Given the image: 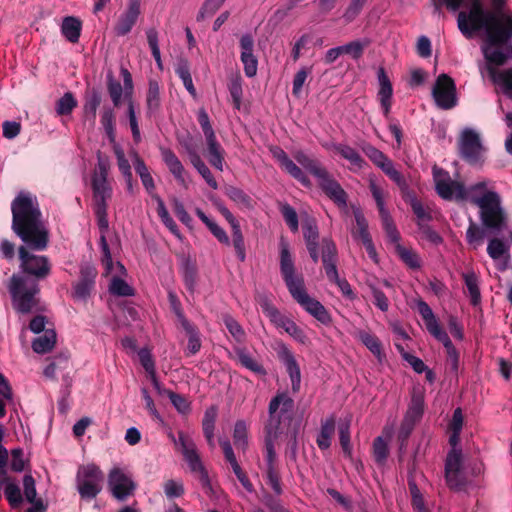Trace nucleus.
Returning a JSON list of instances; mask_svg holds the SVG:
<instances>
[{"instance_id":"f257e3e1","label":"nucleus","mask_w":512,"mask_h":512,"mask_svg":"<svg viewBox=\"0 0 512 512\" xmlns=\"http://www.w3.org/2000/svg\"><path fill=\"white\" fill-rule=\"evenodd\" d=\"M11 212L12 230L24 243L18 248L20 271L22 276L39 283L51 274L52 264L46 255L33 253L44 251L49 244V232L36 196L20 191L11 203Z\"/></svg>"},{"instance_id":"f03ea898","label":"nucleus","mask_w":512,"mask_h":512,"mask_svg":"<svg viewBox=\"0 0 512 512\" xmlns=\"http://www.w3.org/2000/svg\"><path fill=\"white\" fill-rule=\"evenodd\" d=\"M469 11H460L457 17L461 33L470 38L473 33L484 29L488 43L501 45L512 37V21L483 8L481 0H470ZM463 0H461V3Z\"/></svg>"},{"instance_id":"7ed1b4c3","label":"nucleus","mask_w":512,"mask_h":512,"mask_svg":"<svg viewBox=\"0 0 512 512\" xmlns=\"http://www.w3.org/2000/svg\"><path fill=\"white\" fill-rule=\"evenodd\" d=\"M280 272L292 298L312 317L323 325H330L332 317L325 306L311 297L306 290L304 277L297 273L290 246L284 237L280 238Z\"/></svg>"},{"instance_id":"20e7f679","label":"nucleus","mask_w":512,"mask_h":512,"mask_svg":"<svg viewBox=\"0 0 512 512\" xmlns=\"http://www.w3.org/2000/svg\"><path fill=\"white\" fill-rule=\"evenodd\" d=\"M110 160L100 151L97 153V163L90 175L93 212L98 227L105 230L108 227V206L113 196L112 179H110Z\"/></svg>"},{"instance_id":"39448f33","label":"nucleus","mask_w":512,"mask_h":512,"mask_svg":"<svg viewBox=\"0 0 512 512\" xmlns=\"http://www.w3.org/2000/svg\"><path fill=\"white\" fill-rule=\"evenodd\" d=\"M295 160L313 175L322 192L338 207L346 208L348 195L333 175L317 160L311 158L303 151L294 154Z\"/></svg>"},{"instance_id":"423d86ee","label":"nucleus","mask_w":512,"mask_h":512,"mask_svg":"<svg viewBox=\"0 0 512 512\" xmlns=\"http://www.w3.org/2000/svg\"><path fill=\"white\" fill-rule=\"evenodd\" d=\"M295 402L287 392H278L268 404V417L264 424V434L279 437L290 432L294 421Z\"/></svg>"},{"instance_id":"0eeeda50","label":"nucleus","mask_w":512,"mask_h":512,"mask_svg":"<svg viewBox=\"0 0 512 512\" xmlns=\"http://www.w3.org/2000/svg\"><path fill=\"white\" fill-rule=\"evenodd\" d=\"M12 306L17 313H31L39 303V283L30 278L13 274L8 283Z\"/></svg>"},{"instance_id":"6e6552de","label":"nucleus","mask_w":512,"mask_h":512,"mask_svg":"<svg viewBox=\"0 0 512 512\" xmlns=\"http://www.w3.org/2000/svg\"><path fill=\"white\" fill-rule=\"evenodd\" d=\"M417 311L422 317L427 331L439 342H441L446 350L447 357L452 363L455 370L458 369L459 353L453 345L447 332L440 326L438 319L433 313L431 307L422 299L416 302Z\"/></svg>"},{"instance_id":"1a4fd4ad","label":"nucleus","mask_w":512,"mask_h":512,"mask_svg":"<svg viewBox=\"0 0 512 512\" xmlns=\"http://www.w3.org/2000/svg\"><path fill=\"white\" fill-rule=\"evenodd\" d=\"M337 262L338 251L335 242L330 237L322 238V263L328 280L336 284L346 298L354 300L356 294L350 283L345 278L339 277Z\"/></svg>"},{"instance_id":"9d476101","label":"nucleus","mask_w":512,"mask_h":512,"mask_svg":"<svg viewBox=\"0 0 512 512\" xmlns=\"http://www.w3.org/2000/svg\"><path fill=\"white\" fill-rule=\"evenodd\" d=\"M482 224L495 232L506 226V214L501 206V197L496 191L486 192L477 200Z\"/></svg>"},{"instance_id":"9b49d317","label":"nucleus","mask_w":512,"mask_h":512,"mask_svg":"<svg viewBox=\"0 0 512 512\" xmlns=\"http://www.w3.org/2000/svg\"><path fill=\"white\" fill-rule=\"evenodd\" d=\"M170 438L175 444L178 443L180 445L181 452L190 471L198 476L201 486L205 490H212L208 471L200 458L194 441L189 439L182 431L178 432V440H176L173 434H170Z\"/></svg>"},{"instance_id":"f8f14e48","label":"nucleus","mask_w":512,"mask_h":512,"mask_svg":"<svg viewBox=\"0 0 512 512\" xmlns=\"http://www.w3.org/2000/svg\"><path fill=\"white\" fill-rule=\"evenodd\" d=\"M104 474L95 464L82 465L75 478L76 489L83 500L90 501L102 491Z\"/></svg>"},{"instance_id":"ddd939ff","label":"nucleus","mask_w":512,"mask_h":512,"mask_svg":"<svg viewBox=\"0 0 512 512\" xmlns=\"http://www.w3.org/2000/svg\"><path fill=\"white\" fill-rule=\"evenodd\" d=\"M197 120L206 139L208 161L211 166L222 172L225 165V150L218 142L214 129L210 123L209 115L204 108L199 109L197 113Z\"/></svg>"},{"instance_id":"4468645a","label":"nucleus","mask_w":512,"mask_h":512,"mask_svg":"<svg viewBox=\"0 0 512 512\" xmlns=\"http://www.w3.org/2000/svg\"><path fill=\"white\" fill-rule=\"evenodd\" d=\"M362 150L370 161L399 187L401 192L405 193L408 191L409 185L405 176L395 168L393 161L387 155L370 144L363 147Z\"/></svg>"},{"instance_id":"2eb2a0df","label":"nucleus","mask_w":512,"mask_h":512,"mask_svg":"<svg viewBox=\"0 0 512 512\" xmlns=\"http://www.w3.org/2000/svg\"><path fill=\"white\" fill-rule=\"evenodd\" d=\"M108 488L116 500L123 502L134 495L137 484L127 469L113 467L108 473Z\"/></svg>"},{"instance_id":"dca6fc26","label":"nucleus","mask_w":512,"mask_h":512,"mask_svg":"<svg viewBox=\"0 0 512 512\" xmlns=\"http://www.w3.org/2000/svg\"><path fill=\"white\" fill-rule=\"evenodd\" d=\"M277 437L264 436V460H265V477L267 484L276 496L283 494L281 483V474L277 466V455L275 451V441Z\"/></svg>"},{"instance_id":"f3484780","label":"nucleus","mask_w":512,"mask_h":512,"mask_svg":"<svg viewBox=\"0 0 512 512\" xmlns=\"http://www.w3.org/2000/svg\"><path fill=\"white\" fill-rule=\"evenodd\" d=\"M432 96L437 107L449 110L457 105V90L454 80L447 74H440L432 88Z\"/></svg>"},{"instance_id":"a211bd4d","label":"nucleus","mask_w":512,"mask_h":512,"mask_svg":"<svg viewBox=\"0 0 512 512\" xmlns=\"http://www.w3.org/2000/svg\"><path fill=\"white\" fill-rule=\"evenodd\" d=\"M444 477L450 490L459 491L465 485L462 450H450L448 452L445 460Z\"/></svg>"},{"instance_id":"6ab92c4d","label":"nucleus","mask_w":512,"mask_h":512,"mask_svg":"<svg viewBox=\"0 0 512 512\" xmlns=\"http://www.w3.org/2000/svg\"><path fill=\"white\" fill-rule=\"evenodd\" d=\"M276 351L279 360L284 364L290 377L292 392L298 393L301 388V370L293 352L284 342L277 343Z\"/></svg>"},{"instance_id":"aec40b11","label":"nucleus","mask_w":512,"mask_h":512,"mask_svg":"<svg viewBox=\"0 0 512 512\" xmlns=\"http://www.w3.org/2000/svg\"><path fill=\"white\" fill-rule=\"evenodd\" d=\"M303 238L307 251L314 263L322 255V241L319 242V229L314 217L307 216L302 222Z\"/></svg>"},{"instance_id":"412c9836","label":"nucleus","mask_w":512,"mask_h":512,"mask_svg":"<svg viewBox=\"0 0 512 512\" xmlns=\"http://www.w3.org/2000/svg\"><path fill=\"white\" fill-rule=\"evenodd\" d=\"M217 209L231 226L232 244L236 256L240 262H244L246 260V247L239 221L224 204H217Z\"/></svg>"},{"instance_id":"4be33fe9","label":"nucleus","mask_w":512,"mask_h":512,"mask_svg":"<svg viewBox=\"0 0 512 512\" xmlns=\"http://www.w3.org/2000/svg\"><path fill=\"white\" fill-rule=\"evenodd\" d=\"M97 271L91 266H85L80 269V278L73 285L72 298L75 301L86 302L91 296L95 287Z\"/></svg>"},{"instance_id":"5701e85b","label":"nucleus","mask_w":512,"mask_h":512,"mask_svg":"<svg viewBox=\"0 0 512 512\" xmlns=\"http://www.w3.org/2000/svg\"><path fill=\"white\" fill-rule=\"evenodd\" d=\"M240 60L243 64L245 76L252 78L258 70V59L254 54V39L250 33H245L239 40Z\"/></svg>"},{"instance_id":"b1692460","label":"nucleus","mask_w":512,"mask_h":512,"mask_svg":"<svg viewBox=\"0 0 512 512\" xmlns=\"http://www.w3.org/2000/svg\"><path fill=\"white\" fill-rule=\"evenodd\" d=\"M482 151L480 138L471 129L463 131L460 139V153L463 159L474 164L479 161Z\"/></svg>"},{"instance_id":"393cba45","label":"nucleus","mask_w":512,"mask_h":512,"mask_svg":"<svg viewBox=\"0 0 512 512\" xmlns=\"http://www.w3.org/2000/svg\"><path fill=\"white\" fill-rule=\"evenodd\" d=\"M378 92L377 99L379 101L382 113L386 119L389 115L393 103V86L390 78L388 77L384 67H379L377 70Z\"/></svg>"},{"instance_id":"a878e982","label":"nucleus","mask_w":512,"mask_h":512,"mask_svg":"<svg viewBox=\"0 0 512 512\" xmlns=\"http://www.w3.org/2000/svg\"><path fill=\"white\" fill-rule=\"evenodd\" d=\"M160 154L176 182L183 188H188V172L173 150L167 147H160Z\"/></svg>"},{"instance_id":"bb28decb","label":"nucleus","mask_w":512,"mask_h":512,"mask_svg":"<svg viewBox=\"0 0 512 512\" xmlns=\"http://www.w3.org/2000/svg\"><path fill=\"white\" fill-rule=\"evenodd\" d=\"M272 155L277 160L280 167L285 172H287L291 177L297 180L304 187H311L312 183L309 177L302 171V169L296 163H294L293 160L289 158V156L283 149L276 147L275 149L272 150Z\"/></svg>"},{"instance_id":"cd10ccee","label":"nucleus","mask_w":512,"mask_h":512,"mask_svg":"<svg viewBox=\"0 0 512 512\" xmlns=\"http://www.w3.org/2000/svg\"><path fill=\"white\" fill-rule=\"evenodd\" d=\"M432 173L438 195L445 200H451L455 197L457 185H459L460 182L451 180L449 173L437 165L433 166Z\"/></svg>"},{"instance_id":"c85d7f7f","label":"nucleus","mask_w":512,"mask_h":512,"mask_svg":"<svg viewBox=\"0 0 512 512\" xmlns=\"http://www.w3.org/2000/svg\"><path fill=\"white\" fill-rule=\"evenodd\" d=\"M140 8L141 0L129 1L127 9L120 15L114 27V32L117 36H125L132 30L141 13Z\"/></svg>"},{"instance_id":"c756f323","label":"nucleus","mask_w":512,"mask_h":512,"mask_svg":"<svg viewBox=\"0 0 512 512\" xmlns=\"http://www.w3.org/2000/svg\"><path fill=\"white\" fill-rule=\"evenodd\" d=\"M487 253L494 261L503 258V261L497 263L499 271H505L508 268L510 261L509 246L503 240L492 238L488 243Z\"/></svg>"},{"instance_id":"7c9ffc66","label":"nucleus","mask_w":512,"mask_h":512,"mask_svg":"<svg viewBox=\"0 0 512 512\" xmlns=\"http://www.w3.org/2000/svg\"><path fill=\"white\" fill-rule=\"evenodd\" d=\"M487 186V181H480L468 187H465L464 184L460 183L457 185L455 198L457 200H469L477 206V200L481 199L484 193L491 191L487 189Z\"/></svg>"},{"instance_id":"2f4dec72","label":"nucleus","mask_w":512,"mask_h":512,"mask_svg":"<svg viewBox=\"0 0 512 512\" xmlns=\"http://www.w3.org/2000/svg\"><path fill=\"white\" fill-rule=\"evenodd\" d=\"M146 117H155L161 110L162 101L160 95V85L155 79H150L146 92Z\"/></svg>"},{"instance_id":"473e14b6","label":"nucleus","mask_w":512,"mask_h":512,"mask_svg":"<svg viewBox=\"0 0 512 512\" xmlns=\"http://www.w3.org/2000/svg\"><path fill=\"white\" fill-rule=\"evenodd\" d=\"M273 325L276 328L283 329L298 343L306 344L308 341V337L304 330L300 328L294 320L283 314L276 320V322L273 323Z\"/></svg>"},{"instance_id":"72a5a7b5","label":"nucleus","mask_w":512,"mask_h":512,"mask_svg":"<svg viewBox=\"0 0 512 512\" xmlns=\"http://www.w3.org/2000/svg\"><path fill=\"white\" fill-rule=\"evenodd\" d=\"M336 418L333 414L321 422V428L317 434L316 443L320 450H327L331 446V440L335 432Z\"/></svg>"},{"instance_id":"f704fd0d","label":"nucleus","mask_w":512,"mask_h":512,"mask_svg":"<svg viewBox=\"0 0 512 512\" xmlns=\"http://www.w3.org/2000/svg\"><path fill=\"white\" fill-rule=\"evenodd\" d=\"M357 338L377 358L379 363L383 362L386 355L383 351L382 343L376 335L365 330H360L357 333Z\"/></svg>"},{"instance_id":"c9c22d12","label":"nucleus","mask_w":512,"mask_h":512,"mask_svg":"<svg viewBox=\"0 0 512 512\" xmlns=\"http://www.w3.org/2000/svg\"><path fill=\"white\" fill-rule=\"evenodd\" d=\"M234 351L241 366L256 375L265 376L267 374L264 366L259 363L245 347H236Z\"/></svg>"},{"instance_id":"e433bc0d","label":"nucleus","mask_w":512,"mask_h":512,"mask_svg":"<svg viewBox=\"0 0 512 512\" xmlns=\"http://www.w3.org/2000/svg\"><path fill=\"white\" fill-rule=\"evenodd\" d=\"M82 30V22L74 16H66L62 20L61 33L71 43L79 41Z\"/></svg>"},{"instance_id":"4c0bfd02","label":"nucleus","mask_w":512,"mask_h":512,"mask_svg":"<svg viewBox=\"0 0 512 512\" xmlns=\"http://www.w3.org/2000/svg\"><path fill=\"white\" fill-rule=\"evenodd\" d=\"M195 213L197 217L207 226L212 235L223 245L229 246L231 244L230 238L226 231L220 227L215 221L210 219L200 208H196Z\"/></svg>"},{"instance_id":"58836bf2","label":"nucleus","mask_w":512,"mask_h":512,"mask_svg":"<svg viewBox=\"0 0 512 512\" xmlns=\"http://www.w3.org/2000/svg\"><path fill=\"white\" fill-rule=\"evenodd\" d=\"M424 405V393L422 391L413 392L410 404L404 417L417 423L423 416Z\"/></svg>"},{"instance_id":"ea45409f","label":"nucleus","mask_w":512,"mask_h":512,"mask_svg":"<svg viewBox=\"0 0 512 512\" xmlns=\"http://www.w3.org/2000/svg\"><path fill=\"white\" fill-rule=\"evenodd\" d=\"M154 200L157 203V214L164 224V226L178 239H182V234L176 224V222L173 220V218L170 216L165 203L163 199L160 196H154Z\"/></svg>"},{"instance_id":"a19ab883","label":"nucleus","mask_w":512,"mask_h":512,"mask_svg":"<svg viewBox=\"0 0 512 512\" xmlns=\"http://www.w3.org/2000/svg\"><path fill=\"white\" fill-rule=\"evenodd\" d=\"M225 195L238 206L251 210L254 208V201L243 189L229 185L225 187Z\"/></svg>"},{"instance_id":"79ce46f5","label":"nucleus","mask_w":512,"mask_h":512,"mask_svg":"<svg viewBox=\"0 0 512 512\" xmlns=\"http://www.w3.org/2000/svg\"><path fill=\"white\" fill-rule=\"evenodd\" d=\"M489 74L492 81L502 88L503 93L512 98V69L497 71L495 68H489Z\"/></svg>"},{"instance_id":"37998d69","label":"nucleus","mask_w":512,"mask_h":512,"mask_svg":"<svg viewBox=\"0 0 512 512\" xmlns=\"http://www.w3.org/2000/svg\"><path fill=\"white\" fill-rule=\"evenodd\" d=\"M462 278L470 297V303L473 306H478L481 303V292L479 287V279L475 272L463 273Z\"/></svg>"},{"instance_id":"c03bdc74","label":"nucleus","mask_w":512,"mask_h":512,"mask_svg":"<svg viewBox=\"0 0 512 512\" xmlns=\"http://www.w3.org/2000/svg\"><path fill=\"white\" fill-rule=\"evenodd\" d=\"M191 164L197 170V172L202 176L207 185L213 189H218V183L213 176L212 172L208 168V166L204 163L202 158L198 153H191Z\"/></svg>"},{"instance_id":"a18cd8bd","label":"nucleus","mask_w":512,"mask_h":512,"mask_svg":"<svg viewBox=\"0 0 512 512\" xmlns=\"http://www.w3.org/2000/svg\"><path fill=\"white\" fill-rule=\"evenodd\" d=\"M56 344V332L46 330L42 336L35 338L32 342V349L38 354L50 352Z\"/></svg>"},{"instance_id":"49530a36","label":"nucleus","mask_w":512,"mask_h":512,"mask_svg":"<svg viewBox=\"0 0 512 512\" xmlns=\"http://www.w3.org/2000/svg\"><path fill=\"white\" fill-rule=\"evenodd\" d=\"M181 327L188 335V344H187V349H186L185 353L187 356H193L200 351L201 346H202L199 330L191 322L186 323L185 325H183Z\"/></svg>"},{"instance_id":"de8ad7c7","label":"nucleus","mask_w":512,"mask_h":512,"mask_svg":"<svg viewBox=\"0 0 512 512\" xmlns=\"http://www.w3.org/2000/svg\"><path fill=\"white\" fill-rule=\"evenodd\" d=\"M180 271L186 289L193 294L197 284V268L195 263L186 259L182 263Z\"/></svg>"},{"instance_id":"09e8293b","label":"nucleus","mask_w":512,"mask_h":512,"mask_svg":"<svg viewBox=\"0 0 512 512\" xmlns=\"http://www.w3.org/2000/svg\"><path fill=\"white\" fill-rule=\"evenodd\" d=\"M396 251L401 261L405 263L407 267L413 270L421 268L422 261L417 252L400 244L396 245Z\"/></svg>"},{"instance_id":"8fccbe9b","label":"nucleus","mask_w":512,"mask_h":512,"mask_svg":"<svg viewBox=\"0 0 512 512\" xmlns=\"http://www.w3.org/2000/svg\"><path fill=\"white\" fill-rule=\"evenodd\" d=\"M100 123L110 142L115 141V114L113 108L103 107L100 115Z\"/></svg>"},{"instance_id":"3c124183","label":"nucleus","mask_w":512,"mask_h":512,"mask_svg":"<svg viewBox=\"0 0 512 512\" xmlns=\"http://www.w3.org/2000/svg\"><path fill=\"white\" fill-rule=\"evenodd\" d=\"M222 320L234 340L239 344H243L246 340V333L240 323L228 313L222 316Z\"/></svg>"},{"instance_id":"603ef678","label":"nucleus","mask_w":512,"mask_h":512,"mask_svg":"<svg viewBox=\"0 0 512 512\" xmlns=\"http://www.w3.org/2000/svg\"><path fill=\"white\" fill-rule=\"evenodd\" d=\"M101 94L98 90L93 89L85 95V102L83 105V112L85 116L92 121L96 118L97 109L101 104Z\"/></svg>"},{"instance_id":"864d4df0","label":"nucleus","mask_w":512,"mask_h":512,"mask_svg":"<svg viewBox=\"0 0 512 512\" xmlns=\"http://www.w3.org/2000/svg\"><path fill=\"white\" fill-rule=\"evenodd\" d=\"M335 150L341 155V157L349 161L351 165L357 167L358 169H361L366 163L362 156L357 152V150L349 145L337 144L335 145Z\"/></svg>"},{"instance_id":"5fc2aeb1","label":"nucleus","mask_w":512,"mask_h":512,"mask_svg":"<svg viewBox=\"0 0 512 512\" xmlns=\"http://www.w3.org/2000/svg\"><path fill=\"white\" fill-rule=\"evenodd\" d=\"M493 45L489 43L488 46L483 48V54L485 59L493 65L501 66L504 65L507 59L511 56V51L508 50L504 52L499 48L492 47Z\"/></svg>"},{"instance_id":"6e6d98bb","label":"nucleus","mask_w":512,"mask_h":512,"mask_svg":"<svg viewBox=\"0 0 512 512\" xmlns=\"http://www.w3.org/2000/svg\"><path fill=\"white\" fill-rule=\"evenodd\" d=\"M408 487L411 495V505L415 512H428L423 494L421 493L413 477L408 479Z\"/></svg>"},{"instance_id":"4d7b16f0","label":"nucleus","mask_w":512,"mask_h":512,"mask_svg":"<svg viewBox=\"0 0 512 512\" xmlns=\"http://www.w3.org/2000/svg\"><path fill=\"white\" fill-rule=\"evenodd\" d=\"M228 90L231 95L234 108L239 110L243 97L242 78L239 74H236L229 79Z\"/></svg>"},{"instance_id":"13d9d810","label":"nucleus","mask_w":512,"mask_h":512,"mask_svg":"<svg viewBox=\"0 0 512 512\" xmlns=\"http://www.w3.org/2000/svg\"><path fill=\"white\" fill-rule=\"evenodd\" d=\"M175 72L178 75V77L182 80L183 85L186 88V90L189 92V94L195 98L197 96V92H196V88L193 84L192 76L190 73V68H189L187 61L179 62Z\"/></svg>"},{"instance_id":"bf43d9fd","label":"nucleus","mask_w":512,"mask_h":512,"mask_svg":"<svg viewBox=\"0 0 512 512\" xmlns=\"http://www.w3.org/2000/svg\"><path fill=\"white\" fill-rule=\"evenodd\" d=\"M109 292L115 296L130 297L134 296L135 290L124 279L114 276L109 285Z\"/></svg>"},{"instance_id":"052dcab7","label":"nucleus","mask_w":512,"mask_h":512,"mask_svg":"<svg viewBox=\"0 0 512 512\" xmlns=\"http://www.w3.org/2000/svg\"><path fill=\"white\" fill-rule=\"evenodd\" d=\"M77 100L72 92H66L56 102L55 110L57 115L64 116L70 115L72 111L77 107Z\"/></svg>"},{"instance_id":"680f3d73","label":"nucleus","mask_w":512,"mask_h":512,"mask_svg":"<svg viewBox=\"0 0 512 512\" xmlns=\"http://www.w3.org/2000/svg\"><path fill=\"white\" fill-rule=\"evenodd\" d=\"M233 440L237 447L245 451L248 447V427L244 420H237L233 429Z\"/></svg>"},{"instance_id":"e2e57ef3","label":"nucleus","mask_w":512,"mask_h":512,"mask_svg":"<svg viewBox=\"0 0 512 512\" xmlns=\"http://www.w3.org/2000/svg\"><path fill=\"white\" fill-rule=\"evenodd\" d=\"M389 448L385 439L378 436L373 441V457L377 465L383 466L388 458Z\"/></svg>"},{"instance_id":"0e129e2a","label":"nucleus","mask_w":512,"mask_h":512,"mask_svg":"<svg viewBox=\"0 0 512 512\" xmlns=\"http://www.w3.org/2000/svg\"><path fill=\"white\" fill-rule=\"evenodd\" d=\"M370 44L368 38L351 41L345 45H341L343 54L350 55L354 60L362 57L364 49Z\"/></svg>"},{"instance_id":"69168bd1","label":"nucleus","mask_w":512,"mask_h":512,"mask_svg":"<svg viewBox=\"0 0 512 512\" xmlns=\"http://www.w3.org/2000/svg\"><path fill=\"white\" fill-rule=\"evenodd\" d=\"M354 217L357 225V230L353 231L354 238H359L362 242L372 239L368 231V222L359 208L354 210Z\"/></svg>"},{"instance_id":"338daca9","label":"nucleus","mask_w":512,"mask_h":512,"mask_svg":"<svg viewBox=\"0 0 512 512\" xmlns=\"http://www.w3.org/2000/svg\"><path fill=\"white\" fill-rule=\"evenodd\" d=\"M410 205L417 218L418 228L427 225L432 220L431 212L417 198H412Z\"/></svg>"},{"instance_id":"774afa93","label":"nucleus","mask_w":512,"mask_h":512,"mask_svg":"<svg viewBox=\"0 0 512 512\" xmlns=\"http://www.w3.org/2000/svg\"><path fill=\"white\" fill-rule=\"evenodd\" d=\"M280 212L289 229L295 233L299 229V221L296 210L288 203L280 205Z\"/></svg>"}]
</instances>
